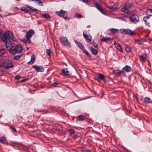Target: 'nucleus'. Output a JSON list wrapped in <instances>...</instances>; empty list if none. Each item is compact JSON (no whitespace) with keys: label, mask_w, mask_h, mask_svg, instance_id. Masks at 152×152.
<instances>
[{"label":"nucleus","mask_w":152,"mask_h":152,"mask_svg":"<svg viewBox=\"0 0 152 152\" xmlns=\"http://www.w3.org/2000/svg\"><path fill=\"white\" fill-rule=\"evenodd\" d=\"M14 35L12 32L10 31H7L3 34L1 39L2 41L10 40V39H12Z\"/></svg>","instance_id":"nucleus-1"},{"label":"nucleus","mask_w":152,"mask_h":152,"mask_svg":"<svg viewBox=\"0 0 152 152\" xmlns=\"http://www.w3.org/2000/svg\"><path fill=\"white\" fill-rule=\"evenodd\" d=\"M23 50V48L21 45H17L14 49L10 51V53L12 54H15L16 53H19L22 52Z\"/></svg>","instance_id":"nucleus-2"},{"label":"nucleus","mask_w":152,"mask_h":152,"mask_svg":"<svg viewBox=\"0 0 152 152\" xmlns=\"http://www.w3.org/2000/svg\"><path fill=\"white\" fill-rule=\"evenodd\" d=\"M3 63L4 67L6 69H9L14 67L12 62L11 60H5Z\"/></svg>","instance_id":"nucleus-3"},{"label":"nucleus","mask_w":152,"mask_h":152,"mask_svg":"<svg viewBox=\"0 0 152 152\" xmlns=\"http://www.w3.org/2000/svg\"><path fill=\"white\" fill-rule=\"evenodd\" d=\"M59 39L61 43L64 45L68 47L71 46L70 43L69 42L66 37H61Z\"/></svg>","instance_id":"nucleus-4"},{"label":"nucleus","mask_w":152,"mask_h":152,"mask_svg":"<svg viewBox=\"0 0 152 152\" xmlns=\"http://www.w3.org/2000/svg\"><path fill=\"white\" fill-rule=\"evenodd\" d=\"M2 41L5 44L6 49L9 51L10 53V51L12 49V48L13 47V45L12 42L9 40Z\"/></svg>","instance_id":"nucleus-5"},{"label":"nucleus","mask_w":152,"mask_h":152,"mask_svg":"<svg viewBox=\"0 0 152 152\" xmlns=\"http://www.w3.org/2000/svg\"><path fill=\"white\" fill-rule=\"evenodd\" d=\"M75 43L77 45L78 47L80 48L83 51L84 53L87 56H89V54L88 52L85 49L83 45L79 42L77 41H75Z\"/></svg>","instance_id":"nucleus-6"},{"label":"nucleus","mask_w":152,"mask_h":152,"mask_svg":"<svg viewBox=\"0 0 152 152\" xmlns=\"http://www.w3.org/2000/svg\"><path fill=\"white\" fill-rule=\"evenodd\" d=\"M129 19L131 22L134 23H136L139 21L138 16L135 14H132L129 17Z\"/></svg>","instance_id":"nucleus-7"},{"label":"nucleus","mask_w":152,"mask_h":152,"mask_svg":"<svg viewBox=\"0 0 152 152\" xmlns=\"http://www.w3.org/2000/svg\"><path fill=\"white\" fill-rule=\"evenodd\" d=\"M120 31L121 33L122 34L133 35L134 34L133 31L129 29H121Z\"/></svg>","instance_id":"nucleus-8"},{"label":"nucleus","mask_w":152,"mask_h":152,"mask_svg":"<svg viewBox=\"0 0 152 152\" xmlns=\"http://www.w3.org/2000/svg\"><path fill=\"white\" fill-rule=\"evenodd\" d=\"M101 3H99L98 2L96 1V8L100 12L104 13L105 11L101 7Z\"/></svg>","instance_id":"nucleus-9"},{"label":"nucleus","mask_w":152,"mask_h":152,"mask_svg":"<svg viewBox=\"0 0 152 152\" xmlns=\"http://www.w3.org/2000/svg\"><path fill=\"white\" fill-rule=\"evenodd\" d=\"M32 67L37 72H42L44 70V69L41 66L37 65H33L32 66Z\"/></svg>","instance_id":"nucleus-10"},{"label":"nucleus","mask_w":152,"mask_h":152,"mask_svg":"<svg viewBox=\"0 0 152 152\" xmlns=\"http://www.w3.org/2000/svg\"><path fill=\"white\" fill-rule=\"evenodd\" d=\"M34 33V31L33 29H30L26 33L25 37L26 38H29L31 37L32 36Z\"/></svg>","instance_id":"nucleus-11"},{"label":"nucleus","mask_w":152,"mask_h":152,"mask_svg":"<svg viewBox=\"0 0 152 152\" xmlns=\"http://www.w3.org/2000/svg\"><path fill=\"white\" fill-rule=\"evenodd\" d=\"M0 142L3 144L8 145L7 140L4 136L0 137Z\"/></svg>","instance_id":"nucleus-12"},{"label":"nucleus","mask_w":152,"mask_h":152,"mask_svg":"<svg viewBox=\"0 0 152 152\" xmlns=\"http://www.w3.org/2000/svg\"><path fill=\"white\" fill-rule=\"evenodd\" d=\"M61 72L63 75L67 76L70 75L71 74V72L67 70V68L64 69L61 71Z\"/></svg>","instance_id":"nucleus-13"},{"label":"nucleus","mask_w":152,"mask_h":152,"mask_svg":"<svg viewBox=\"0 0 152 152\" xmlns=\"http://www.w3.org/2000/svg\"><path fill=\"white\" fill-rule=\"evenodd\" d=\"M66 12V11L61 10L60 11H57L56 12V14L58 15L63 17H64Z\"/></svg>","instance_id":"nucleus-14"},{"label":"nucleus","mask_w":152,"mask_h":152,"mask_svg":"<svg viewBox=\"0 0 152 152\" xmlns=\"http://www.w3.org/2000/svg\"><path fill=\"white\" fill-rule=\"evenodd\" d=\"M83 36L86 40H88L89 41H91V37L86 33H85L84 32H83Z\"/></svg>","instance_id":"nucleus-15"},{"label":"nucleus","mask_w":152,"mask_h":152,"mask_svg":"<svg viewBox=\"0 0 152 152\" xmlns=\"http://www.w3.org/2000/svg\"><path fill=\"white\" fill-rule=\"evenodd\" d=\"M115 73L116 75L119 76L123 75L125 73L123 69L122 70L117 69L115 71Z\"/></svg>","instance_id":"nucleus-16"},{"label":"nucleus","mask_w":152,"mask_h":152,"mask_svg":"<svg viewBox=\"0 0 152 152\" xmlns=\"http://www.w3.org/2000/svg\"><path fill=\"white\" fill-rule=\"evenodd\" d=\"M125 73L126 72H129L131 70V68L130 66L127 65H126L122 69Z\"/></svg>","instance_id":"nucleus-17"},{"label":"nucleus","mask_w":152,"mask_h":152,"mask_svg":"<svg viewBox=\"0 0 152 152\" xmlns=\"http://www.w3.org/2000/svg\"><path fill=\"white\" fill-rule=\"evenodd\" d=\"M121 11L125 13L130 14H131V12L129 11L128 8L125 6V5H124L123 7L121 9Z\"/></svg>","instance_id":"nucleus-18"},{"label":"nucleus","mask_w":152,"mask_h":152,"mask_svg":"<svg viewBox=\"0 0 152 152\" xmlns=\"http://www.w3.org/2000/svg\"><path fill=\"white\" fill-rule=\"evenodd\" d=\"M114 45L115 46L116 48L117 49L120 51L121 52H122L123 51V49H122L121 46L118 43H117L116 42H114Z\"/></svg>","instance_id":"nucleus-19"},{"label":"nucleus","mask_w":152,"mask_h":152,"mask_svg":"<svg viewBox=\"0 0 152 152\" xmlns=\"http://www.w3.org/2000/svg\"><path fill=\"white\" fill-rule=\"evenodd\" d=\"M21 41L25 43H30L31 42V41L29 38H23L21 40Z\"/></svg>","instance_id":"nucleus-20"},{"label":"nucleus","mask_w":152,"mask_h":152,"mask_svg":"<svg viewBox=\"0 0 152 152\" xmlns=\"http://www.w3.org/2000/svg\"><path fill=\"white\" fill-rule=\"evenodd\" d=\"M35 57L34 54H33L31 56L30 61L28 62V64H33L35 61Z\"/></svg>","instance_id":"nucleus-21"},{"label":"nucleus","mask_w":152,"mask_h":152,"mask_svg":"<svg viewBox=\"0 0 152 152\" xmlns=\"http://www.w3.org/2000/svg\"><path fill=\"white\" fill-rule=\"evenodd\" d=\"M144 102L146 103H152V100L149 97H145Z\"/></svg>","instance_id":"nucleus-22"},{"label":"nucleus","mask_w":152,"mask_h":152,"mask_svg":"<svg viewBox=\"0 0 152 152\" xmlns=\"http://www.w3.org/2000/svg\"><path fill=\"white\" fill-rule=\"evenodd\" d=\"M111 40H112L111 38L106 37H103L101 39L102 41L106 42H107L108 41H110Z\"/></svg>","instance_id":"nucleus-23"},{"label":"nucleus","mask_w":152,"mask_h":152,"mask_svg":"<svg viewBox=\"0 0 152 152\" xmlns=\"http://www.w3.org/2000/svg\"><path fill=\"white\" fill-rule=\"evenodd\" d=\"M139 58L142 61H145L146 60V56L145 55H141L139 56Z\"/></svg>","instance_id":"nucleus-24"},{"label":"nucleus","mask_w":152,"mask_h":152,"mask_svg":"<svg viewBox=\"0 0 152 152\" xmlns=\"http://www.w3.org/2000/svg\"><path fill=\"white\" fill-rule=\"evenodd\" d=\"M147 15H149V16H152V9H149L146 12Z\"/></svg>","instance_id":"nucleus-25"},{"label":"nucleus","mask_w":152,"mask_h":152,"mask_svg":"<svg viewBox=\"0 0 152 152\" xmlns=\"http://www.w3.org/2000/svg\"><path fill=\"white\" fill-rule=\"evenodd\" d=\"M133 4L132 3H129L126 4L125 6L127 8H129L133 6Z\"/></svg>","instance_id":"nucleus-26"},{"label":"nucleus","mask_w":152,"mask_h":152,"mask_svg":"<svg viewBox=\"0 0 152 152\" xmlns=\"http://www.w3.org/2000/svg\"><path fill=\"white\" fill-rule=\"evenodd\" d=\"M20 9L26 13H28L29 12L28 10L25 7H21L20 8Z\"/></svg>","instance_id":"nucleus-27"},{"label":"nucleus","mask_w":152,"mask_h":152,"mask_svg":"<svg viewBox=\"0 0 152 152\" xmlns=\"http://www.w3.org/2000/svg\"><path fill=\"white\" fill-rule=\"evenodd\" d=\"M4 65V64L3 63L0 64V72H3L4 71V69H5Z\"/></svg>","instance_id":"nucleus-28"},{"label":"nucleus","mask_w":152,"mask_h":152,"mask_svg":"<svg viewBox=\"0 0 152 152\" xmlns=\"http://www.w3.org/2000/svg\"><path fill=\"white\" fill-rule=\"evenodd\" d=\"M22 55H21L15 56L14 57L13 59L16 60H18L20 59V57L22 56Z\"/></svg>","instance_id":"nucleus-29"},{"label":"nucleus","mask_w":152,"mask_h":152,"mask_svg":"<svg viewBox=\"0 0 152 152\" xmlns=\"http://www.w3.org/2000/svg\"><path fill=\"white\" fill-rule=\"evenodd\" d=\"M84 118L85 117L81 115H79L78 117V120L80 121L84 120Z\"/></svg>","instance_id":"nucleus-30"},{"label":"nucleus","mask_w":152,"mask_h":152,"mask_svg":"<svg viewBox=\"0 0 152 152\" xmlns=\"http://www.w3.org/2000/svg\"><path fill=\"white\" fill-rule=\"evenodd\" d=\"M26 7L28 8H29L30 9H31V10H32L34 11H37V9L34 8L33 7H31V6H27Z\"/></svg>","instance_id":"nucleus-31"},{"label":"nucleus","mask_w":152,"mask_h":152,"mask_svg":"<svg viewBox=\"0 0 152 152\" xmlns=\"http://www.w3.org/2000/svg\"><path fill=\"white\" fill-rule=\"evenodd\" d=\"M5 53V51L4 49H0V56H1L3 55Z\"/></svg>","instance_id":"nucleus-32"},{"label":"nucleus","mask_w":152,"mask_h":152,"mask_svg":"<svg viewBox=\"0 0 152 152\" xmlns=\"http://www.w3.org/2000/svg\"><path fill=\"white\" fill-rule=\"evenodd\" d=\"M111 31L113 33H118V29L115 28H111L110 29Z\"/></svg>","instance_id":"nucleus-33"},{"label":"nucleus","mask_w":152,"mask_h":152,"mask_svg":"<svg viewBox=\"0 0 152 152\" xmlns=\"http://www.w3.org/2000/svg\"><path fill=\"white\" fill-rule=\"evenodd\" d=\"M42 16L45 18L48 19L50 18V15L48 14H44L42 15Z\"/></svg>","instance_id":"nucleus-34"},{"label":"nucleus","mask_w":152,"mask_h":152,"mask_svg":"<svg viewBox=\"0 0 152 152\" xmlns=\"http://www.w3.org/2000/svg\"><path fill=\"white\" fill-rule=\"evenodd\" d=\"M149 15H147V16L145 17L143 19V20L145 22V23H146V20L147 19H148L150 17Z\"/></svg>","instance_id":"nucleus-35"},{"label":"nucleus","mask_w":152,"mask_h":152,"mask_svg":"<svg viewBox=\"0 0 152 152\" xmlns=\"http://www.w3.org/2000/svg\"><path fill=\"white\" fill-rule=\"evenodd\" d=\"M29 78L28 77H26L20 80V81L19 82V83H23L26 81H27L29 80Z\"/></svg>","instance_id":"nucleus-36"},{"label":"nucleus","mask_w":152,"mask_h":152,"mask_svg":"<svg viewBox=\"0 0 152 152\" xmlns=\"http://www.w3.org/2000/svg\"><path fill=\"white\" fill-rule=\"evenodd\" d=\"M91 50L92 53L95 55V49L92 47H91Z\"/></svg>","instance_id":"nucleus-37"},{"label":"nucleus","mask_w":152,"mask_h":152,"mask_svg":"<svg viewBox=\"0 0 152 152\" xmlns=\"http://www.w3.org/2000/svg\"><path fill=\"white\" fill-rule=\"evenodd\" d=\"M37 2L38 4L40 6H42L43 5V3L42 2V1H41L39 0H37V1L36 2Z\"/></svg>","instance_id":"nucleus-38"},{"label":"nucleus","mask_w":152,"mask_h":152,"mask_svg":"<svg viewBox=\"0 0 152 152\" xmlns=\"http://www.w3.org/2000/svg\"><path fill=\"white\" fill-rule=\"evenodd\" d=\"M125 49L126 50L127 52H129L131 50V49L130 48L127 46L126 47Z\"/></svg>","instance_id":"nucleus-39"},{"label":"nucleus","mask_w":152,"mask_h":152,"mask_svg":"<svg viewBox=\"0 0 152 152\" xmlns=\"http://www.w3.org/2000/svg\"><path fill=\"white\" fill-rule=\"evenodd\" d=\"M75 17H77L78 18H82L83 17H82V15H80V14H75Z\"/></svg>","instance_id":"nucleus-40"},{"label":"nucleus","mask_w":152,"mask_h":152,"mask_svg":"<svg viewBox=\"0 0 152 152\" xmlns=\"http://www.w3.org/2000/svg\"><path fill=\"white\" fill-rule=\"evenodd\" d=\"M46 53L48 55L50 56V50L49 49H47L46 50Z\"/></svg>","instance_id":"nucleus-41"},{"label":"nucleus","mask_w":152,"mask_h":152,"mask_svg":"<svg viewBox=\"0 0 152 152\" xmlns=\"http://www.w3.org/2000/svg\"><path fill=\"white\" fill-rule=\"evenodd\" d=\"M99 78L101 80H104L106 78H107L108 77H99Z\"/></svg>","instance_id":"nucleus-42"},{"label":"nucleus","mask_w":152,"mask_h":152,"mask_svg":"<svg viewBox=\"0 0 152 152\" xmlns=\"http://www.w3.org/2000/svg\"><path fill=\"white\" fill-rule=\"evenodd\" d=\"M135 42L136 43H137L138 44H141V41L139 40L136 39L135 40Z\"/></svg>","instance_id":"nucleus-43"},{"label":"nucleus","mask_w":152,"mask_h":152,"mask_svg":"<svg viewBox=\"0 0 152 152\" xmlns=\"http://www.w3.org/2000/svg\"><path fill=\"white\" fill-rule=\"evenodd\" d=\"M69 132L70 133V134H72L74 133V131L72 129H70L69 130Z\"/></svg>","instance_id":"nucleus-44"},{"label":"nucleus","mask_w":152,"mask_h":152,"mask_svg":"<svg viewBox=\"0 0 152 152\" xmlns=\"http://www.w3.org/2000/svg\"><path fill=\"white\" fill-rule=\"evenodd\" d=\"M58 83L56 82H54L52 85L53 87H56L58 85Z\"/></svg>","instance_id":"nucleus-45"},{"label":"nucleus","mask_w":152,"mask_h":152,"mask_svg":"<svg viewBox=\"0 0 152 152\" xmlns=\"http://www.w3.org/2000/svg\"><path fill=\"white\" fill-rule=\"evenodd\" d=\"M11 128L13 131L15 132H17V130L13 126H11Z\"/></svg>","instance_id":"nucleus-46"},{"label":"nucleus","mask_w":152,"mask_h":152,"mask_svg":"<svg viewBox=\"0 0 152 152\" xmlns=\"http://www.w3.org/2000/svg\"><path fill=\"white\" fill-rule=\"evenodd\" d=\"M96 76H104L102 74H98V73H97V74L96 73Z\"/></svg>","instance_id":"nucleus-47"},{"label":"nucleus","mask_w":152,"mask_h":152,"mask_svg":"<svg viewBox=\"0 0 152 152\" xmlns=\"http://www.w3.org/2000/svg\"><path fill=\"white\" fill-rule=\"evenodd\" d=\"M21 77H15V79L16 80H19Z\"/></svg>","instance_id":"nucleus-48"},{"label":"nucleus","mask_w":152,"mask_h":152,"mask_svg":"<svg viewBox=\"0 0 152 152\" xmlns=\"http://www.w3.org/2000/svg\"><path fill=\"white\" fill-rule=\"evenodd\" d=\"M71 77H73V78L74 79L75 81L77 80V79L76 78V77H75L73 76Z\"/></svg>","instance_id":"nucleus-49"},{"label":"nucleus","mask_w":152,"mask_h":152,"mask_svg":"<svg viewBox=\"0 0 152 152\" xmlns=\"http://www.w3.org/2000/svg\"><path fill=\"white\" fill-rule=\"evenodd\" d=\"M147 26H150V23H145Z\"/></svg>","instance_id":"nucleus-50"},{"label":"nucleus","mask_w":152,"mask_h":152,"mask_svg":"<svg viewBox=\"0 0 152 152\" xmlns=\"http://www.w3.org/2000/svg\"><path fill=\"white\" fill-rule=\"evenodd\" d=\"M73 93L75 96H76L77 97H78V96L75 93V92L74 91H73Z\"/></svg>","instance_id":"nucleus-51"},{"label":"nucleus","mask_w":152,"mask_h":152,"mask_svg":"<svg viewBox=\"0 0 152 152\" xmlns=\"http://www.w3.org/2000/svg\"><path fill=\"white\" fill-rule=\"evenodd\" d=\"M90 1H93V3H94V4H95L94 3V0H90Z\"/></svg>","instance_id":"nucleus-52"},{"label":"nucleus","mask_w":152,"mask_h":152,"mask_svg":"<svg viewBox=\"0 0 152 152\" xmlns=\"http://www.w3.org/2000/svg\"><path fill=\"white\" fill-rule=\"evenodd\" d=\"M97 53H98V52H97V50H96V55L97 54Z\"/></svg>","instance_id":"nucleus-53"},{"label":"nucleus","mask_w":152,"mask_h":152,"mask_svg":"<svg viewBox=\"0 0 152 152\" xmlns=\"http://www.w3.org/2000/svg\"><path fill=\"white\" fill-rule=\"evenodd\" d=\"M65 19H69L68 18H66V17H63Z\"/></svg>","instance_id":"nucleus-54"},{"label":"nucleus","mask_w":152,"mask_h":152,"mask_svg":"<svg viewBox=\"0 0 152 152\" xmlns=\"http://www.w3.org/2000/svg\"><path fill=\"white\" fill-rule=\"evenodd\" d=\"M16 8L18 10H19L20 9V8H18V7H16Z\"/></svg>","instance_id":"nucleus-55"},{"label":"nucleus","mask_w":152,"mask_h":152,"mask_svg":"<svg viewBox=\"0 0 152 152\" xmlns=\"http://www.w3.org/2000/svg\"><path fill=\"white\" fill-rule=\"evenodd\" d=\"M29 48H27V50H28V49H29Z\"/></svg>","instance_id":"nucleus-56"},{"label":"nucleus","mask_w":152,"mask_h":152,"mask_svg":"<svg viewBox=\"0 0 152 152\" xmlns=\"http://www.w3.org/2000/svg\"><path fill=\"white\" fill-rule=\"evenodd\" d=\"M138 75V74H137H137H135V75Z\"/></svg>","instance_id":"nucleus-57"},{"label":"nucleus","mask_w":152,"mask_h":152,"mask_svg":"<svg viewBox=\"0 0 152 152\" xmlns=\"http://www.w3.org/2000/svg\"><path fill=\"white\" fill-rule=\"evenodd\" d=\"M93 45H94V47H95V46H94V44H93Z\"/></svg>","instance_id":"nucleus-58"},{"label":"nucleus","mask_w":152,"mask_h":152,"mask_svg":"<svg viewBox=\"0 0 152 152\" xmlns=\"http://www.w3.org/2000/svg\"><path fill=\"white\" fill-rule=\"evenodd\" d=\"M98 0L100 2L101 1L100 0Z\"/></svg>","instance_id":"nucleus-59"},{"label":"nucleus","mask_w":152,"mask_h":152,"mask_svg":"<svg viewBox=\"0 0 152 152\" xmlns=\"http://www.w3.org/2000/svg\"><path fill=\"white\" fill-rule=\"evenodd\" d=\"M98 142H100V141H99V140H98Z\"/></svg>","instance_id":"nucleus-60"},{"label":"nucleus","mask_w":152,"mask_h":152,"mask_svg":"<svg viewBox=\"0 0 152 152\" xmlns=\"http://www.w3.org/2000/svg\"><path fill=\"white\" fill-rule=\"evenodd\" d=\"M58 130H60V129H58Z\"/></svg>","instance_id":"nucleus-61"},{"label":"nucleus","mask_w":152,"mask_h":152,"mask_svg":"<svg viewBox=\"0 0 152 152\" xmlns=\"http://www.w3.org/2000/svg\"><path fill=\"white\" fill-rule=\"evenodd\" d=\"M58 130H60V129H58Z\"/></svg>","instance_id":"nucleus-62"},{"label":"nucleus","mask_w":152,"mask_h":152,"mask_svg":"<svg viewBox=\"0 0 152 152\" xmlns=\"http://www.w3.org/2000/svg\"><path fill=\"white\" fill-rule=\"evenodd\" d=\"M16 76H18V75H16Z\"/></svg>","instance_id":"nucleus-63"},{"label":"nucleus","mask_w":152,"mask_h":152,"mask_svg":"<svg viewBox=\"0 0 152 152\" xmlns=\"http://www.w3.org/2000/svg\"><path fill=\"white\" fill-rule=\"evenodd\" d=\"M63 1H64L65 0H63Z\"/></svg>","instance_id":"nucleus-64"}]
</instances>
